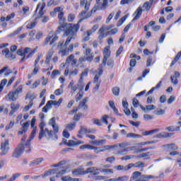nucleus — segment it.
I'll list each match as a JSON object with an SVG mask.
<instances>
[{
  "mask_svg": "<svg viewBox=\"0 0 181 181\" xmlns=\"http://www.w3.org/2000/svg\"><path fill=\"white\" fill-rule=\"evenodd\" d=\"M37 51V47H35L34 49H32L30 47H25L24 48V49H23L22 48H20L17 51V54L23 57L21 59L20 63H23L25 60L32 57V56H33V54H35V53H36Z\"/></svg>",
  "mask_w": 181,
  "mask_h": 181,
  "instance_id": "obj_1",
  "label": "nucleus"
},
{
  "mask_svg": "<svg viewBox=\"0 0 181 181\" xmlns=\"http://www.w3.org/2000/svg\"><path fill=\"white\" fill-rule=\"evenodd\" d=\"M90 5H91V4L88 2L87 0H81V6H84L85 11L79 13V16L81 18L79 22H81L83 19H88V18H91V15H93L94 9H92L88 12V9H90Z\"/></svg>",
  "mask_w": 181,
  "mask_h": 181,
  "instance_id": "obj_2",
  "label": "nucleus"
},
{
  "mask_svg": "<svg viewBox=\"0 0 181 181\" xmlns=\"http://www.w3.org/2000/svg\"><path fill=\"white\" fill-rule=\"evenodd\" d=\"M59 26L57 28L55 33L56 35H59L62 33V32H64V36H69V35H73V32H71V24L67 23H59Z\"/></svg>",
  "mask_w": 181,
  "mask_h": 181,
  "instance_id": "obj_3",
  "label": "nucleus"
},
{
  "mask_svg": "<svg viewBox=\"0 0 181 181\" xmlns=\"http://www.w3.org/2000/svg\"><path fill=\"white\" fill-rule=\"evenodd\" d=\"M25 152H30V144L28 143L25 144H21L18 146L13 153L12 157L13 158H20V156L23 153V151Z\"/></svg>",
  "mask_w": 181,
  "mask_h": 181,
  "instance_id": "obj_4",
  "label": "nucleus"
},
{
  "mask_svg": "<svg viewBox=\"0 0 181 181\" xmlns=\"http://www.w3.org/2000/svg\"><path fill=\"white\" fill-rule=\"evenodd\" d=\"M60 170L57 169H53L47 172L45 174V175H42V177H45V176H52V175L57 174L56 177H60L63 176V175H66V173L68 172L67 170H62V168H59Z\"/></svg>",
  "mask_w": 181,
  "mask_h": 181,
  "instance_id": "obj_5",
  "label": "nucleus"
},
{
  "mask_svg": "<svg viewBox=\"0 0 181 181\" xmlns=\"http://www.w3.org/2000/svg\"><path fill=\"white\" fill-rule=\"evenodd\" d=\"M78 29H80V24H75L73 26L71 25V32H72V35L69 34V36L68 37V38L66 39L64 45L67 46L69 45V43H70L71 42V40H73V39H74V33H76V32H77L78 30Z\"/></svg>",
  "mask_w": 181,
  "mask_h": 181,
  "instance_id": "obj_6",
  "label": "nucleus"
},
{
  "mask_svg": "<svg viewBox=\"0 0 181 181\" xmlns=\"http://www.w3.org/2000/svg\"><path fill=\"white\" fill-rule=\"evenodd\" d=\"M9 149H11L9 147V141L6 140L2 141L1 144L0 156H5V155L9 152Z\"/></svg>",
  "mask_w": 181,
  "mask_h": 181,
  "instance_id": "obj_7",
  "label": "nucleus"
},
{
  "mask_svg": "<svg viewBox=\"0 0 181 181\" xmlns=\"http://www.w3.org/2000/svg\"><path fill=\"white\" fill-rule=\"evenodd\" d=\"M57 35V34H56V33L55 34L49 33L48 36L45 38V46H47L49 43L52 46V45H53L55 42H57L59 37Z\"/></svg>",
  "mask_w": 181,
  "mask_h": 181,
  "instance_id": "obj_8",
  "label": "nucleus"
},
{
  "mask_svg": "<svg viewBox=\"0 0 181 181\" xmlns=\"http://www.w3.org/2000/svg\"><path fill=\"white\" fill-rule=\"evenodd\" d=\"M98 28H100V25L98 24H95L93 26V28L88 30L86 33H84V37L83 39V42H88L90 40V37L91 36L92 33H94L95 32H97L98 30Z\"/></svg>",
  "mask_w": 181,
  "mask_h": 181,
  "instance_id": "obj_9",
  "label": "nucleus"
},
{
  "mask_svg": "<svg viewBox=\"0 0 181 181\" xmlns=\"http://www.w3.org/2000/svg\"><path fill=\"white\" fill-rule=\"evenodd\" d=\"M39 8H40L39 11L38 16L35 17V21H37V19H40V18H42L43 16V15H45V13L43 12V9H45V8H46V4H45V2L38 4L37 5L35 13L37 12V10L39 9Z\"/></svg>",
  "mask_w": 181,
  "mask_h": 181,
  "instance_id": "obj_10",
  "label": "nucleus"
},
{
  "mask_svg": "<svg viewBox=\"0 0 181 181\" xmlns=\"http://www.w3.org/2000/svg\"><path fill=\"white\" fill-rule=\"evenodd\" d=\"M110 29H112V25H103L98 30V39L99 40H103L104 37H105V34H104V31L110 30Z\"/></svg>",
  "mask_w": 181,
  "mask_h": 181,
  "instance_id": "obj_11",
  "label": "nucleus"
},
{
  "mask_svg": "<svg viewBox=\"0 0 181 181\" xmlns=\"http://www.w3.org/2000/svg\"><path fill=\"white\" fill-rule=\"evenodd\" d=\"M110 47L107 46L104 48L103 49V64L105 66L107 64V60L110 59L111 56V51H110Z\"/></svg>",
  "mask_w": 181,
  "mask_h": 181,
  "instance_id": "obj_12",
  "label": "nucleus"
},
{
  "mask_svg": "<svg viewBox=\"0 0 181 181\" xmlns=\"http://www.w3.org/2000/svg\"><path fill=\"white\" fill-rule=\"evenodd\" d=\"M53 54H54V49L51 48L46 54L45 64H46L47 67L50 66V62H52V57H53Z\"/></svg>",
  "mask_w": 181,
  "mask_h": 181,
  "instance_id": "obj_13",
  "label": "nucleus"
},
{
  "mask_svg": "<svg viewBox=\"0 0 181 181\" xmlns=\"http://www.w3.org/2000/svg\"><path fill=\"white\" fill-rule=\"evenodd\" d=\"M113 148L114 146H112L106 145L103 147H98V148L93 146L92 149H94L96 153H100V152H104V151H110V149H112Z\"/></svg>",
  "mask_w": 181,
  "mask_h": 181,
  "instance_id": "obj_14",
  "label": "nucleus"
},
{
  "mask_svg": "<svg viewBox=\"0 0 181 181\" xmlns=\"http://www.w3.org/2000/svg\"><path fill=\"white\" fill-rule=\"evenodd\" d=\"M100 170H101V169L97 168V167H91L88 168L85 171V173H92V175H100Z\"/></svg>",
  "mask_w": 181,
  "mask_h": 181,
  "instance_id": "obj_15",
  "label": "nucleus"
},
{
  "mask_svg": "<svg viewBox=\"0 0 181 181\" xmlns=\"http://www.w3.org/2000/svg\"><path fill=\"white\" fill-rule=\"evenodd\" d=\"M88 76V69H84V71L81 74L80 79L78 81V86L83 85V81H84V77Z\"/></svg>",
  "mask_w": 181,
  "mask_h": 181,
  "instance_id": "obj_16",
  "label": "nucleus"
},
{
  "mask_svg": "<svg viewBox=\"0 0 181 181\" xmlns=\"http://www.w3.org/2000/svg\"><path fill=\"white\" fill-rule=\"evenodd\" d=\"M122 107H124V112L126 115H130L131 110L128 108V102L127 101V98L122 99Z\"/></svg>",
  "mask_w": 181,
  "mask_h": 181,
  "instance_id": "obj_17",
  "label": "nucleus"
},
{
  "mask_svg": "<svg viewBox=\"0 0 181 181\" xmlns=\"http://www.w3.org/2000/svg\"><path fill=\"white\" fill-rule=\"evenodd\" d=\"M140 108L144 112H148V111H153V110L156 109V106L155 105H146V107L140 105Z\"/></svg>",
  "mask_w": 181,
  "mask_h": 181,
  "instance_id": "obj_18",
  "label": "nucleus"
},
{
  "mask_svg": "<svg viewBox=\"0 0 181 181\" xmlns=\"http://www.w3.org/2000/svg\"><path fill=\"white\" fill-rule=\"evenodd\" d=\"M66 62L67 64L71 63V66H76V64H77V59H75L74 55L73 54H71L69 57H68Z\"/></svg>",
  "mask_w": 181,
  "mask_h": 181,
  "instance_id": "obj_19",
  "label": "nucleus"
},
{
  "mask_svg": "<svg viewBox=\"0 0 181 181\" xmlns=\"http://www.w3.org/2000/svg\"><path fill=\"white\" fill-rule=\"evenodd\" d=\"M85 56L86 57V60L88 62H91L94 57L91 55V49L90 47H87L85 51Z\"/></svg>",
  "mask_w": 181,
  "mask_h": 181,
  "instance_id": "obj_20",
  "label": "nucleus"
},
{
  "mask_svg": "<svg viewBox=\"0 0 181 181\" xmlns=\"http://www.w3.org/2000/svg\"><path fill=\"white\" fill-rule=\"evenodd\" d=\"M43 136H45L47 139H50L53 138V132L49 131V129L45 128L43 130L42 138H43Z\"/></svg>",
  "mask_w": 181,
  "mask_h": 181,
  "instance_id": "obj_21",
  "label": "nucleus"
},
{
  "mask_svg": "<svg viewBox=\"0 0 181 181\" xmlns=\"http://www.w3.org/2000/svg\"><path fill=\"white\" fill-rule=\"evenodd\" d=\"M130 169H132V168H139L140 169H144L145 166V163H144L142 161H139L135 163H129Z\"/></svg>",
  "mask_w": 181,
  "mask_h": 181,
  "instance_id": "obj_22",
  "label": "nucleus"
},
{
  "mask_svg": "<svg viewBox=\"0 0 181 181\" xmlns=\"http://www.w3.org/2000/svg\"><path fill=\"white\" fill-rule=\"evenodd\" d=\"M78 87H79V91L78 93L76 94V101H80V100H81V98H83V88H84V85H79L78 86Z\"/></svg>",
  "mask_w": 181,
  "mask_h": 181,
  "instance_id": "obj_23",
  "label": "nucleus"
},
{
  "mask_svg": "<svg viewBox=\"0 0 181 181\" xmlns=\"http://www.w3.org/2000/svg\"><path fill=\"white\" fill-rule=\"evenodd\" d=\"M177 149V146L175 144H167L164 146V150L166 151V152H170V151H176Z\"/></svg>",
  "mask_w": 181,
  "mask_h": 181,
  "instance_id": "obj_24",
  "label": "nucleus"
},
{
  "mask_svg": "<svg viewBox=\"0 0 181 181\" xmlns=\"http://www.w3.org/2000/svg\"><path fill=\"white\" fill-rule=\"evenodd\" d=\"M134 18H133V21H138V19L140 18L141 16L142 15V7H139L134 12Z\"/></svg>",
  "mask_w": 181,
  "mask_h": 181,
  "instance_id": "obj_25",
  "label": "nucleus"
},
{
  "mask_svg": "<svg viewBox=\"0 0 181 181\" xmlns=\"http://www.w3.org/2000/svg\"><path fill=\"white\" fill-rule=\"evenodd\" d=\"M4 76H8L12 74V70H11V69H9L8 66H4L0 70V74H4Z\"/></svg>",
  "mask_w": 181,
  "mask_h": 181,
  "instance_id": "obj_26",
  "label": "nucleus"
},
{
  "mask_svg": "<svg viewBox=\"0 0 181 181\" xmlns=\"http://www.w3.org/2000/svg\"><path fill=\"white\" fill-rule=\"evenodd\" d=\"M45 127H46V123H45V120H41L40 123V134L38 136L39 139H42V136H43V130L45 129Z\"/></svg>",
  "mask_w": 181,
  "mask_h": 181,
  "instance_id": "obj_27",
  "label": "nucleus"
},
{
  "mask_svg": "<svg viewBox=\"0 0 181 181\" xmlns=\"http://www.w3.org/2000/svg\"><path fill=\"white\" fill-rule=\"evenodd\" d=\"M107 141L105 139H102V140H94L90 142L92 145H95V146H101L102 145H105Z\"/></svg>",
  "mask_w": 181,
  "mask_h": 181,
  "instance_id": "obj_28",
  "label": "nucleus"
},
{
  "mask_svg": "<svg viewBox=\"0 0 181 181\" xmlns=\"http://www.w3.org/2000/svg\"><path fill=\"white\" fill-rule=\"evenodd\" d=\"M16 95L14 92H10L8 93V95L6 96V101H16V98L15 97Z\"/></svg>",
  "mask_w": 181,
  "mask_h": 181,
  "instance_id": "obj_29",
  "label": "nucleus"
},
{
  "mask_svg": "<svg viewBox=\"0 0 181 181\" xmlns=\"http://www.w3.org/2000/svg\"><path fill=\"white\" fill-rule=\"evenodd\" d=\"M115 169H117V170H122V172H127V171L129 170V169H131V168H130V165L129 164L126 166L119 165L115 167Z\"/></svg>",
  "mask_w": 181,
  "mask_h": 181,
  "instance_id": "obj_30",
  "label": "nucleus"
},
{
  "mask_svg": "<svg viewBox=\"0 0 181 181\" xmlns=\"http://www.w3.org/2000/svg\"><path fill=\"white\" fill-rule=\"evenodd\" d=\"M157 132H159V129H155L153 130L144 132H142V135H144L145 136H148L149 135H153L155 134H157Z\"/></svg>",
  "mask_w": 181,
  "mask_h": 181,
  "instance_id": "obj_31",
  "label": "nucleus"
},
{
  "mask_svg": "<svg viewBox=\"0 0 181 181\" xmlns=\"http://www.w3.org/2000/svg\"><path fill=\"white\" fill-rule=\"evenodd\" d=\"M62 103H63V98H59L58 101L51 100V103L52 104V105H54L55 108H59V107H60Z\"/></svg>",
  "mask_w": 181,
  "mask_h": 181,
  "instance_id": "obj_32",
  "label": "nucleus"
},
{
  "mask_svg": "<svg viewBox=\"0 0 181 181\" xmlns=\"http://www.w3.org/2000/svg\"><path fill=\"white\" fill-rule=\"evenodd\" d=\"M109 105L113 109V111L115 112V114H117V115L121 117V114L118 112V109L115 107V104L114 103V101H109Z\"/></svg>",
  "mask_w": 181,
  "mask_h": 181,
  "instance_id": "obj_33",
  "label": "nucleus"
},
{
  "mask_svg": "<svg viewBox=\"0 0 181 181\" xmlns=\"http://www.w3.org/2000/svg\"><path fill=\"white\" fill-rule=\"evenodd\" d=\"M36 132H37V129H33L31 134H30L28 140H27V144H30V141H32V139H33L35 138V136H36Z\"/></svg>",
  "mask_w": 181,
  "mask_h": 181,
  "instance_id": "obj_34",
  "label": "nucleus"
},
{
  "mask_svg": "<svg viewBox=\"0 0 181 181\" xmlns=\"http://www.w3.org/2000/svg\"><path fill=\"white\" fill-rule=\"evenodd\" d=\"M58 19H59V21L58 23H64V22H66V18H64V12L62 11V13H58Z\"/></svg>",
  "mask_w": 181,
  "mask_h": 181,
  "instance_id": "obj_35",
  "label": "nucleus"
},
{
  "mask_svg": "<svg viewBox=\"0 0 181 181\" xmlns=\"http://www.w3.org/2000/svg\"><path fill=\"white\" fill-rule=\"evenodd\" d=\"M88 132V130L84 127H81L80 131L78 132V134L77 135L78 138H83V135L84 134H87Z\"/></svg>",
  "mask_w": 181,
  "mask_h": 181,
  "instance_id": "obj_36",
  "label": "nucleus"
},
{
  "mask_svg": "<svg viewBox=\"0 0 181 181\" xmlns=\"http://www.w3.org/2000/svg\"><path fill=\"white\" fill-rule=\"evenodd\" d=\"M43 162V158H37L30 162V166H36L37 165H40V163Z\"/></svg>",
  "mask_w": 181,
  "mask_h": 181,
  "instance_id": "obj_37",
  "label": "nucleus"
},
{
  "mask_svg": "<svg viewBox=\"0 0 181 181\" xmlns=\"http://www.w3.org/2000/svg\"><path fill=\"white\" fill-rule=\"evenodd\" d=\"M102 74H103V68L100 66L99 71L97 72L94 78L95 83H98V78H100V76H101Z\"/></svg>",
  "mask_w": 181,
  "mask_h": 181,
  "instance_id": "obj_38",
  "label": "nucleus"
},
{
  "mask_svg": "<svg viewBox=\"0 0 181 181\" xmlns=\"http://www.w3.org/2000/svg\"><path fill=\"white\" fill-rule=\"evenodd\" d=\"M62 181H79L80 179L78 178H71L70 176H63L61 178Z\"/></svg>",
  "mask_w": 181,
  "mask_h": 181,
  "instance_id": "obj_39",
  "label": "nucleus"
},
{
  "mask_svg": "<svg viewBox=\"0 0 181 181\" xmlns=\"http://www.w3.org/2000/svg\"><path fill=\"white\" fill-rule=\"evenodd\" d=\"M52 101L51 100H49L46 105L42 108V112H47L48 110H50L52 109Z\"/></svg>",
  "mask_w": 181,
  "mask_h": 181,
  "instance_id": "obj_40",
  "label": "nucleus"
},
{
  "mask_svg": "<svg viewBox=\"0 0 181 181\" xmlns=\"http://www.w3.org/2000/svg\"><path fill=\"white\" fill-rule=\"evenodd\" d=\"M172 136V133L163 132L157 135V138H169Z\"/></svg>",
  "mask_w": 181,
  "mask_h": 181,
  "instance_id": "obj_41",
  "label": "nucleus"
},
{
  "mask_svg": "<svg viewBox=\"0 0 181 181\" xmlns=\"http://www.w3.org/2000/svg\"><path fill=\"white\" fill-rule=\"evenodd\" d=\"M141 175H142V173L136 171L134 173H133L132 174V177H131V179H132V180H138V179H139V177H141Z\"/></svg>",
  "mask_w": 181,
  "mask_h": 181,
  "instance_id": "obj_42",
  "label": "nucleus"
},
{
  "mask_svg": "<svg viewBox=\"0 0 181 181\" xmlns=\"http://www.w3.org/2000/svg\"><path fill=\"white\" fill-rule=\"evenodd\" d=\"M180 57H181V51L177 54L174 60L171 63L170 67H172V66H175V64H176V63L178 62Z\"/></svg>",
  "mask_w": 181,
  "mask_h": 181,
  "instance_id": "obj_43",
  "label": "nucleus"
},
{
  "mask_svg": "<svg viewBox=\"0 0 181 181\" xmlns=\"http://www.w3.org/2000/svg\"><path fill=\"white\" fill-rule=\"evenodd\" d=\"M108 119H110V116L108 115H104L101 117L100 121H102L103 124L108 125Z\"/></svg>",
  "mask_w": 181,
  "mask_h": 181,
  "instance_id": "obj_44",
  "label": "nucleus"
},
{
  "mask_svg": "<svg viewBox=\"0 0 181 181\" xmlns=\"http://www.w3.org/2000/svg\"><path fill=\"white\" fill-rule=\"evenodd\" d=\"M151 6H152V3L150 1L144 3L143 5L144 9H145L147 12L148 11H150Z\"/></svg>",
  "mask_w": 181,
  "mask_h": 181,
  "instance_id": "obj_45",
  "label": "nucleus"
},
{
  "mask_svg": "<svg viewBox=\"0 0 181 181\" xmlns=\"http://www.w3.org/2000/svg\"><path fill=\"white\" fill-rule=\"evenodd\" d=\"M76 128V122L69 123L66 125V129L68 131H73Z\"/></svg>",
  "mask_w": 181,
  "mask_h": 181,
  "instance_id": "obj_46",
  "label": "nucleus"
},
{
  "mask_svg": "<svg viewBox=\"0 0 181 181\" xmlns=\"http://www.w3.org/2000/svg\"><path fill=\"white\" fill-rule=\"evenodd\" d=\"M72 173L73 175H85L86 172H84V170H83V169L81 168H77V169H75Z\"/></svg>",
  "mask_w": 181,
  "mask_h": 181,
  "instance_id": "obj_47",
  "label": "nucleus"
},
{
  "mask_svg": "<svg viewBox=\"0 0 181 181\" xmlns=\"http://www.w3.org/2000/svg\"><path fill=\"white\" fill-rule=\"evenodd\" d=\"M36 18H35V21H31L30 23H28L27 25H26V28L27 29H33L35 28V26H36L37 25V22H36Z\"/></svg>",
  "mask_w": 181,
  "mask_h": 181,
  "instance_id": "obj_48",
  "label": "nucleus"
},
{
  "mask_svg": "<svg viewBox=\"0 0 181 181\" xmlns=\"http://www.w3.org/2000/svg\"><path fill=\"white\" fill-rule=\"evenodd\" d=\"M113 146L112 148H117L118 146H119V148H127V146H129V143H128V142H123L122 144H115V146Z\"/></svg>",
  "mask_w": 181,
  "mask_h": 181,
  "instance_id": "obj_49",
  "label": "nucleus"
},
{
  "mask_svg": "<svg viewBox=\"0 0 181 181\" xmlns=\"http://www.w3.org/2000/svg\"><path fill=\"white\" fill-rule=\"evenodd\" d=\"M128 18V15H126L124 16H123L122 18H120L119 20V21L117 22V26L119 27L122 25V23H124V22H125V21H127V19Z\"/></svg>",
  "mask_w": 181,
  "mask_h": 181,
  "instance_id": "obj_50",
  "label": "nucleus"
},
{
  "mask_svg": "<svg viewBox=\"0 0 181 181\" xmlns=\"http://www.w3.org/2000/svg\"><path fill=\"white\" fill-rule=\"evenodd\" d=\"M113 95H115L116 97H118L119 95V87H115L112 90Z\"/></svg>",
  "mask_w": 181,
  "mask_h": 181,
  "instance_id": "obj_51",
  "label": "nucleus"
},
{
  "mask_svg": "<svg viewBox=\"0 0 181 181\" xmlns=\"http://www.w3.org/2000/svg\"><path fill=\"white\" fill-rule=\"evenodd\" d=\"M33 106V101H30L28 105H25L23 110L24 112H27V111H29L30 108Z\"/></svg>",
  "mask_w": 181,
  "mask_h": 181,
  "instance_id": "obj_52",
  "label": "nucleus"
},
{
  "mask_svg": "<svg viewBox=\"0 0 181 181\" xmlns=\"http://www.w3.org/2000/svg\"><path fill=\"white\" fill-rule=\"evenodd\" d=\"M63 88H64V86L62 85L60 88H58V89L54 90V94H55V95H62V93L64 91Z\"/></svg>",
  "mask_w": 181,
  "mask_h": 181,
  "instance_id": "obj_53",
  "label": "nucleus"
},
{
  "mask_svg": "<svg viewBox=\"0 0 181 181\" xmlns=\"http://www.w3.org/2000/svg\"><path fill=\"white\" fill-rule=\"evenodd\" d=\"M101 172H103V173H106V175H112L114 174V169H111V168L103 169Z\"/></svg>",
  "mask_w": 181,
  "mask_h": 181,
  "instance_id": "obj_54",
  "label": "nucleus"
},
{
  "mask_svg": "<svg viewBox=\"0 0 181 181\" xmlns=\"http://www.w3.org/2000/svg\"><path fill=\"white\" fill-rule=\"evenodd\" d=\"M136 158L134 155H128L121 158V160H129V159H134Z\"/></svg>",
  "mask_w": 181,
  "mask_h": 181,
  "instance_id": "obj_55",
  "label": "nucleus"
},
{
  "mask_svg": "<svg viewBox=\"0 0 181 181\" xmlns=\"http://www.w3.org/2000/svg\"><path fill=\"white\" fill-rule=\"evenodd\" d=\"M30 127L32 129H37V126H36V117H33L31 119Z\"/></svg>",
  "mask_w": 181,
  "mask_h": 181,
  "instance_id": "obj_56",
  "label": "nucleus"
},
{
  "mask_svg": "<svg viewBox=\"0 0 181 181\" xmlns=\"http://www.w3.org/2000/svg\"><path fill=\"white\" fill-rule=\"evenodd\" d=\"M141 135L139 134H134V133H129L127 134V138H141Z\"/></svg>",
  "mask_w": 181,
  "mask_h": 181,
  "instance_id": "obj_57",
  "label": "nucleus"
},
{
  "mask_svg": "<svg viewBox=\"0 0 181 181\" xmlns=\"http://www.w3.org/2000/svg\"><path fill=\"white\" fill-rule=\"evenodd\" d=\"M59 1H54V0H51L47 3V6H56L59 5Z\"/></svg>",
  "mask_w": 181,
  "mask_h": 181,
  "instance_id": "obj_58",
  "label": "nucleus"
},
{
  "mask_svg": "<svg viewBox=\"0 0 181 181\" xmlns=\"http://www.w3.org/2000/svg\"><path fill=\"white\" fill-rule=\"evenodd\" d=\"M61 73L60 71L55 69L51 74V78H54L56 76H60Z\"/></svg>",
  "mask_w": 181,
  "mask_h": 181,
  "instance_id": "obj_59",
  "label": "nucleus"
},
{
  "mask_svg": "<svg viewBox=\"0 0 181 181\" xmlns=\"http://www.w3.org/2000/svg\"><path fill=\"white\" fill-rule=\"evenodd\" d=\"M19 107H21V105H19V103L15 104V103H11V108L14 110V111H18Z\"/></svg>",
  "mask_w": 181,
  "mask_h": 181,
  "instance_id": "obj_60",
  "label": "nucleus"
},
{
  "mask_svg": "<svg viewBox=\"0 0 181 181\" xmlns=\"http://www.w3.org/2000/svg\"><path fill=\"white\" fill-rule=\"evenodd\" d=\"M59 54H61L62 57H64V56H67V54H69V51L66 49H61L59 52Z\"/></svg>",
  "mask_w": 181,
  "mask_h": 181,
  "instance_id": "obj_61",
  "label": "nucleus"
},
{
  "mask_svg": "<svg viewBox=\"0 0 181 181\" xmlns=\"http://www.w3.org/2000/svg\"><path fill=\"white\" fill-rule=\"evenodd\" d=\"M29 122H26L22 124V129H24V131L28 132V129H29L30 127Z\"/></svg>",
  "mask_w": 181,
  "mask_h": 181,
  "instance_id": "obj_62",
  "label": "nucleus"
},
{
  "mask_svg": "<svg viewBox=\"0 0 181 181\" xmlns=\"http://www.w3.org/2000/svg\"><path fill=\"white\" fill-rule=\"evenodd\" d=\"M154 114H156V115H163V114H165V110L162 109H158L157 110L154 111Z\"/></svg>",
  "mask_w": 181,
  "mask_h": 181,
  "instance_id": "obj_63",
  "label": "nucleus"
},
{
  "mask_svg": "<svg viewBox=\"0 0 181 181\" xmlns=\"http://www.w3.org/2000/svg\"><path fill=\"white\" fill-rule=\"evenodd\" d=\"M78 74V70L77 69H75L69 72V77H72V76H77Z\"/></svg>",
  "mask_w": 181,
  "mask_h": 181,
  "instance_id": "obj_64",
  "label": "nucleus"
}]
</instances>
